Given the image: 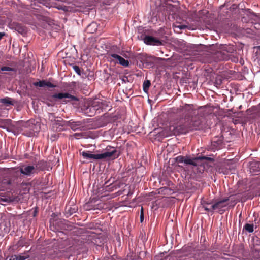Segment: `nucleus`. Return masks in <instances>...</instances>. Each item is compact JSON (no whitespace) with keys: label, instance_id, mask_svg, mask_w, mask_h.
<instances>
[{"label":"nucleus","instance_id":"obj_45","mask_svg":"<svg viewBox=\"0 0 260 260\" xmlns=\"http://www.w3.org/2000/svg\"><path fill=\"white\" fill-rule=\"evenodd\" d=\"M83 135L82 133H76L74 134V136L76 139H78L79 138H81L83 137Z\"/></svg>","mask_w":260,"mask_h":260},{"label":"nucleus","instance_id":"obj_22","mask_svg":"<svg viewBox=\"0 0 260 260\" xmlns=\"http://www.w3.org/2000/svg\"><path fill=\"white\" fill-rule=\"evenodd\" d=\"M0 103L8 107L13 105L12 99L9 97H5L0 99Z\"/></svg>","mask_w":260,"mask_h":260},{"label":"nucleus","instance_id":"obj_11","mask_svg":"<svg viewBox=\"0 0 260 260\" xmlns=\"http://www.w3.org/2000/svg\"><path fill=\"white\" fill-rule=\"evenodd\" d=\"M67 121L63 120L62 118H57L52 123L53 128L56 131H62L67 127Z\"/></svg>","mask_w":260,"mask_h":260},{"label":"nucleus","instance_id":"obj_15","mask_svg":"<svg viewBox=\"0 0 260 260\" xmlns=\"http://www.w3.org/2000/svg\"><path fill=\"white\" fill-rule=\"evenodd\" d=\"M52 98L54 99H62L63 98L70 99V101H78V98L71 94L66 93H55L52 95Z\"/></svg>","mask_w":260,"mask_h":260},{"label":"nucleus","instance_id":"obj_41","mask_svg":"<svg viewBox=\"0 0 260 260\" xmlns=\"http://www.w3.org/2000/svg\"><path fill=\"white\" fill-rule=\"evenodd\" d=\"M58 138V135L56 134L51 135L50 139L52 141H54Z\"/></svg>","mask_w":260,"mask_h":260},{"label":"nucleus","instance_id":"obj_12","mask_svg":"<svg viewBox=\"0 0 260 260\" xmlns=\"http://www.w3.org/2000/svg\"><path fill=\"white\" fill-rule=\"evenodd\" d=\"M143 40L144 42L148 45L160 46L162 44L160 40L151 36H145Z\"/></svg>","mask_w":260,"mask_h":260},{"label":"nucleus","instance_id":"obj_39","mask_svg":"<svg viewBox=\"0 0 260 260\" xmlns=\"http://www.w3.org/2000/svg\"><path fill=\"white\" fill-rule=\"evenodd\" d=\"M16 29L18 32L21 34H23L25 32L24 29L19 25L16 26Z\"/></svg>","mask_w":260,"mask_h":260},{"label":"nucleus","instance_id":"obj_46","mask_svg":"<svg viewBox=\"0 0 260 260\" xmlns=\"http://www.w3.org/2000/svg\"><path fill=\"white\" fill-rule=\"evenodd\" d=\"M119 154H120L119 148H118L117 149L115 148V159L119 156Z\"/></svg>","mask_w":260,"mask_h":260},{"label":"nucleus","instance_id":"obj_42","mask_svg":"<svg viewBox=\"0 0 260 260\" xmlns=\"http://www.w3.org/2000/svg\"><path fill=\"white\" fill-rule=\"evenodd\" d=\"M55 85L51 83L49 81H46V87H49V88H54L55 87Z\"/></svg>","mask_w":260,"mask_h":260},{"label":"nucleus","instance_id":"obj_27","mask_svg":"<svg viewBox=\"0 0 260 260\" xmlns=\"http://www.w3.org/2000/svg\"><path fill=\"white\" fill-rule=\"evenodd\" d=\"M198 159V162L199 161L205 160L210 162H213L214 161V158L213 157L211 156H200L197 157V159Z\"/></svg>","mask_w":260,"mask_h":260},{"label":"nucleus","instance_id":"obj_25","mask_svg":"<svg viewBox=\"0 0 260 260\" xmlns=\"http://www.w3.org/2000/svg\"><path fill=\"white\" fill-rule=\"evenodd\" d=\"M72 66L73 69L77 75L81 76L82 78L84 77V75H85V74L84 73H82L81 69L78 66L72 64Z\"/></svg>","mask_w":260,"mask_h":260},{"label":"nucleus","instance_id":"obj_36","mask_svg":"<svg viewBox=\"0 0 260 260\" xmlns=\"http://www.w3.org/2000/svg\"><path fill=\"white\" fill-rule=\"evenodd\" d=\"M48 118L49 120L52 122V124L57 119L54 113H49Z\"/></svg>","mask_w":260,"mask_h":260},{"label":"nucleus","instance_id":"obj_29","mask_svg":"<svg viewBox=\"0 0 260 260\" xmlns=\"http://www.w3.org/2000/svg\"><path fill=\"white\" fill-rule=\"evenodd\" d=\"M173 27L174 28H178L180 30H183V29H185L186 28H187L188 29H190V27L188 26V25H184V24H174L173 25Z\"/></svg>","mask_w":260,"mask_h":260},{"label":"nucleus","instance_id":"obj_37","mask_svg":"<svg viewBox=\"0 0 260 260\" xmlns=\"http://www.w3.org/2000/svg\"><path fill=\"white\" fill-rule=\"evenodd\" d=\"M175 160L178 163H184V157L183 156H178L176 157Z\"/></svg>","mask_w":260,"mask_h":260},{"label":"nucleus","instance_id":"obj_58","mask_svg":"<svg viewBox=\"0 0 260 260\" xmlns=\"http://www.w3.org/2000/svg\"><path fill=\"white\" fill-rule=\"evenodd\" d=\"M253 15L254 16H256V14L254 13H253Z\"/></svg>","mask_w":260,"mask_h":260},{"label":"nucleus","instance_id":"obj_59","mask_svg":"<svg viewBox=\"0 0 260 260\" xmlns=\"http://www.w3.org/2000/svg\"><path fill=\"white\" fill-rule=\"evenodd\" d=\"M1 185V184H0V185ZM0 190H4V189L0 188Z\"/></svg>","mask_w":260,"mask_h":260},{"label":"nucleus","instance_id":"obj_34","mask_svg":"<svg viewBox=\"0 0 260 260\" xmlns=\"http://www.w3.org/2000/svg\"><path fill=\"white\" fill-rule=\"evenodd\" d=\"M15 70L14 68L7 67V66H4L0 68V72H4V71H8V72H13L15 71Z\"/></svg>","mask_w":260,"mask_h":260},{"label":"nucleus","instance_id":"obj_31","mask_svg":"<svg viewBox=\"0 0 260 260\" xmlns=\"http://www.w3.org/2000/svg\"><path fill=\"white\" fill-rule=\"evenodd\" d=\"M253 224H248L246 223L245 224L244 226V229L246 231L248 232L249 233H252L253 232Z\"/></svg>","mask_w":260,"mask_h":260},{"label":"nucleus","instance_id":"obj_4","mask_svg":"<svg viewBox=\"0 0 260 260\" xmlns=\"http://www.w3.org/2000/svg\"><path fill=\"white\" fill-rule=\"evenodd\" d=\"M92 102L96 114L101 113L104 111H109L111 109L110 102L106 100L95 99L92 100Z\"/></svg>","mask_w":260,"mask_h":260},{"label":"nucleus","instance_id":"obj_5","mask_svg":"<svg viewBox=\"0 0 260 260\" xmlns=\"http://www.w3.org/2000/svg\"><path fill=\"white\" fill-rule=\"evenodd\" d=\"M81 154L84 158L102 159L113 155V154H114V150L111 152L106 151L104 153L99 154H92L90 151H83L81 153Z\"/></svg>","mask_w":260,"mask_h":260},{"label":"nucleus","instance_id":"obj_24","mask_svg":"<svg viewBox=\"0 0 260 260\" xmlns=\"http://www.w3.org/2000/svg\"><path fill=\"white\" fill-rule=\"evenodd\" d=\"M166 10L168 11L169 15L172 14L177 9V7L172 4H167L166 5Z\"/></svg>","mask_w":260,"mask_h":260},{"label":"nucleus","instance_id":"obj_2","mask_svg":"<svg viewBox=\"0 0 260 260\" xmlns=\"http://www.w3.org/2000/svg\"><path fill=\"white\" fill-rule=\"evenodd\" d=\"M103 201L106 202L105 203L102 202V200L96 199V198H91L90 200L84 206L86 210H101L103 209L109 208L112 209L114 207V200H112L113 194H107L104 196Z\"/></svg>","mask_w":260,"mask_h":260},{"label":"nucleus","instance_id":"obj_56","mask_svg":"<svg viewBox=\"0 0 260 260\" xmlns=\"http://www.w3.org/2000/svg\"><path fill=\"white\" fill-rule=\"evenodd\" d=\"M237 60H238V59H237V58H234L233 60L234 62H236V61H237Z\"/></svg>","mask_w":260,"mask_h":260},{"label":"nucleus","instance_id":"obj_7","mask_svg":"<svg viewBox=\"0 0 260 260\" xmlns=\"http://www.w3.org/2000/svg\"><path fill=\"white\" fill-rule=\"evenodd\" d=\"M122 190H119L115 192V197L123 194L127 197L131 196L134 193V186L127 184L121 185Z\"/></svg>","mask_w":260,"mask_h":260},{"label":"nucleus","instance_id":"obj_32","mask_svg":"<svg viewBox=\"0 0 260 260\" xmlns=\"http://www.w3.org/2000/svg\"><path fill=\"white\" fill-rule=\"evenodd\" d=\"M46 81L45 80H41L39 82H36L34 83V85L35 86H39L40 87H46Z\"/></svg>","mask_w":260,"mask_h":260},{"label":"nucleus","instance_id":"obj_9","mask_svg":"<svg viewBox=\"0 0 260 260\" xmlns=\"http://www.w3.org/2000/svg\"><path fill=\"white\" fill-rule=\"evenodd\" d=\"M248 171L251 175L260 174V162L252 161L248 165Z\"/></svg>","mask_w":260,"mask_h":260},{"label":"nucleus","instance_id":"obj_21","mask_svg":"<svg viewBox=\"0 0 260 260\" xmlns=\"http://www.w3.org/2000/svg\"><path fill=\"white\" fill-rule=\"evenodd\" d=\"M235 170V169L234 167L231 168L229 165H227L225 167H222L220 169V172L223 173L224 174L234 173Z\"/></svg>","mask_w":260,"mask_h":260},{"label":"nucleus","instance_id":"obj_49","mask_svg":"<svg viewBox=\"0 0 260 260\" xmlns=\"http://www.w3.org/2000/svg\"><path fill=\"white\" fill-rule=\"evenodd\" d=\"M119 3H124L125 2H127L128 4L130 3V0H119Z\"/></svg>","mask_w":260,"mask_h":260},{"label":"nucleus","instance_id":"obj_51","mask_svg":"<svg viewBox=\"0 0 260 260\" xmlns=\"http://www.w3.org/2000/svg\"><path fill=\"white\" fill-rule=\"evenodd\" d=\"M4 35L5 34L4 32H0V40L2 38Z\"/></svg>","mask_w":260,"mask_h":260},{"label":"nucleus","instance_id":"obj_57","mask_svg":"<svg viewBox=\"0 0 260 260\" xmlns=\"http://www.w3.org/2000/svg\"><path fill=\"white\" fill-rule=\"evenodd\" d=\"M9 260H14V258H13V256H12L10 258Z\"/></svg>","mask_w":260,"mask_h":260},{"label":"nucleus","instance_id":"obj_17","mask_svg":"<svg viewBox=\"0 0 260 260\" xmlns=\"http://www.w3.org/2000/svg\"><path fill=\"white\" fill-rule=\"evenodd\" d=\"M14 127V125L13 124V122L10 119H6L5 120V124L1 126L3 129H5L6 131L8 132L13 133V129Z\"/></svg>","mask_w":260,"mask_h":260},{"label":"nucleus","instance_id":"obj_23","mask_svg":"<svg viewBox=\"0 0 260 260\" xmlns=\"http://www.w3.org/2000/svg\"><path fill=\"white\" fill-rule=\"evenodd\" d=\"M122 84H124L126 85L125 88L126 90H131V83L128 80L127 77L124 76L121 79Z\"/></svg>","mask_w":260,"mask_h":260},{"label":"nucleus","instance_id":"obj_55","mask_svg":"<svg viewBox=\"0 0 260 260\" xmlns=\"http://www.w3.org/2000/svg\"><path fill=\"white\" fill-rule=\"evenodd\" d=\"M131 246H132V247L129 246L130 249H133V248H134V247H135L134 246H135V245L132 244Z\"/></svg>","mask_w":260,"mask_h":260},{"label":"nucleus","instance_id":"obj_35","mask_svg":"<svg viewBox=\"0 0 260 260\" xmlns=\"http://www.w3.org/2000/svg\"><path fill=\"white\" fill-rule=\"evenodd\" d=\"M46 162L44 160L39 161L36 165V167L40 168L41 170H43L45 166Z\"/></svg>","mask_w":260,"mask_h":260},{"label":"nucleus","instance_id":"obj_38","mask_svg":"<svg viewBox=\"0 0 260 260\" xmlns=\"http://www.w3.org/2000/svg\"><path fill=\"white\" fill-rule=\"evenodd\" d=\"M118 245L119 247L121 245V240L119 236H116V240H115V245Z\"/></svg>","mask_w":260,"mask_h":260},{"label":"nucleus","instance_id":"obj_20","mask_svg":"<svg viewBox=\"0 0 260 260\" xmlns=\"http://www.w3.org/2000/svg\"><path fill=\"white\" fill-rule=\"evenodd\" d=\"M197 157L193 158H190L189 157H184V164L186 165H190L193 166H197L200 165L198 162V159H196Z\"/></svg>","mask_w":260,"mask_h":260},{"label":"nucleus","instance_id":"obj_43","mask_svg":"<svg viewBox=\"0 0 260 260\" xmlns=\"http://www.w3.org/2000/svg\"><path fill=\"white\" fill-rule=\"evenodd\" d=\"M109 60L111 62L114 61V53H111L108 55L107 57Z\"/></svg>","mask_w":260,"mask_h":260},{"label":"nucleus","instance_id":"obj_54","mask_svg":"<svg viewBox=\"0 0 260 260\" xmlns=\"http://www.w3.org/2000/svg\"><path fill=\"white\" fill-rule=\"evenodd\" d=\"M222 59L223 60H227L228 59V58L227 56H223Z\"/></svg>","mask_w":260,"mask_h":260},{"label":"nucleus","instance_id":"obj_13","mask_svg":"<svg viewBox=\"0 0 260 260\" xmlns=\"http://www.w3.org/2000/svg\"><path fill=\"white\" fill-rule=\"evenodd\" d=\"M229 200V198H224L220 201H218L211 205V210H220L222 208L225 207L227 206L226 203Z\"/></svg>","mask_w":260,"mask_h":260},{"label":"nucleus","instance_id":"obj_10","mask_svg":"<svg viewBox=\"0 0 260 260\" xmlns=\"http://www.w3.org/2000/svg\"><path fill=\"white\" fill-rule=\"evenodd\" d=\"M67 127H70L73 131L82 130L85 127V122L81 121H67Z\"/></svg>","mask_w":260,"mask_h":260},{"label":"nucleus","instance_id":"obj_1","mask_svg":"<svg viewBox=\"0 0 260 260\" xmlns=\"http://www.w3.org/2000/svg\"><path fill=\"white\" fill-rule=\"evenodd\" d=\"M201 109V107L196 109L192 104H185L180 106L177 112L180 114V117L176 119L169 128L172 134L174 135L185 134L201 128V119L197 116Z\"/></svg>","mask_w":260,"mask_h":260},{"label":"nucleus","instance_id":"obj_16","mask_svg":"<svg viewBox=\"0 0 260 260\" xmlns=\"http://www.w3.org/2000/svg\"><path fill=\"white\" fill-rule=\"evenodd\" d=\"M118 63L124 67L129 66V62L128 60L124 59L122 56L115 54V63Z\"/></svg>","mask_w":260,"mask_h":260},{"label":"nucleus","instance_id":"obj_3","mask_svg":"<svg viewBox=\"0 0 260 260\" xmlns=\"http://www.w3.org/2000/svg\"><path fill=\"white\" fill-rule=\"evenodd\" d=\"M116 114H115V125L117 127L118 131L117 135L123 133L125 131L124 129L125 111L124 108H122L118 110H116Z\"/></svg>","mask_w":260,"mask_h":260},{"label":"nucleus","instance_id":"obj_28","mask_svg":"<svg viewBox=\"0 0 260 260\" xmlns=\"http://www.w3.org/2000/svg\"><path fill=\"white\" fill-rule=\"evenodd\" d=\"M150 85L151 82L149 80H147L144 81L143 84V90L145 93H148Z\"/></svg>","mask_w":260,"mask_h":260},{"label":"nucleus","instance_id":"obj_47","mask_svg":"<svg viewBox=\"0 0 260 260\" xmlns=\"http://www.w3.org/2000/svg\"><path fill=\"white\" fill-rule=\"evenodd\" d=\"M1 184H6L7 185H10L11 184V182L10 181L5 180L2 182Z\"/></svg>","mask_w":260,"mask_h":260},{"label":"nucleus","instance_id":"obj_30","mask_svg":"<svg viewBox=\"0 0 260 260\" xmlns=\"http://www.w3.org/2000/svg\"><path fill=\"white\" fill-rule=\"evenodd\" d=\"M77 209L75 207L71 208L70 207L66 211V215L67 217L72 215L73 213H75Z\"/></svg>","mask_w":260,"mask_h":260},{"label":"nucleus","instance_id":"obj_48","mask_svg":"<svg viewBox=\"0 0 260 260\" xmlns=\"http://www.w3.org/2000/svg\"><path fill=\"white\" fill-rule=\"evenodd\" d=\"M57 9L58 10H62L63 11H66L67 10V7L66 6H63V7H57Z\"/></svg>","mask_w":260,"mask_h":260},{"label":"nucleus","instance_id":"obj_44","mask_svg":"<svg viewBox=\"0 0 260 260\" xmlns=\"http://www.w3.org/2000/svg\"><path fill=\"white\" fill-rule=\"evenodd\" d=\"M140 221L141 222H142L144 220V214H143V207L141 208V214H140Z\"/></svg>","mask_w":260,"mask_h":260},{"label":"nucleus","instance_id":"obj_50","mask_svg":"<svg viewBox=\"0 0 260 260\" xmlns=\"http://www.w3.org/2000/svg\"><path fill=\"white\" fill-rule=\"evenodd\" d=\"M118 185V182L117 181H115V190L117 189V186Z\"/></svg>","mask_w":260,"mask_h":260},{"label":"nucleus","instance_id":"obj_33","mask_svg":"<svg viewBox=\"0 0 260 260\" xmlns=\"http://www.w3.org/2000/svg\"><path fill=\"white\" fill-rule=\"evenodd\" d=\"M222 49L223 51H226V52L230 53H233V51H234V49L232 47H230L226 45H223L222 47Z\"/></svg>","mask_w":260,"mask_h":260},{"label":"nucleus","instance_id":"obj_53","mask_svg":"<svg viewBox=\"0 0 260 260\" xmlns=\"http://www.w3.org/2000/svg\"><path fill=\"white\" fill-rule=\"evenodd\" d=\"M13 258H14V260H17V255H13Z\"/></svg>","mask_w":260,"mask_h":260},{"label":"nucleus","instance_id":"obj_8","mask_svg":"<svg viewBox=\"0 0 260 260\" xmlns=\"http://www.w3.org/2000/svg\"><path fill=\"white\" fill-rule=\"evenodd\" d=\"M66 221L65 220L61 219L56 220L53 222L50 221V229L55 232H60L61 230L65 229L64 224Z\"/></svg>","mask_w":260,"mask_h":260},{"label":"nucleus","instance_id":"obj_6","mask_svg":"<svg viewBox=\"0 0 260 260\" xmlns=\"http://www.w3.org/2000/svg\"><path fill=\"white\" fill-rule=\"evenodd\" d=\"M81 112L87 116L92 117L96 113L92 101L84 103L81 107Z\"/></svg>","mask_w":260,"mask_h":260},{"label":"nucleus","instance_id":"obj_14","mask_svg":"<svg viewBox=\"0 0 260 260\" xmlns=\"http://www.w3.org/2000/svg\"><path fill=\"white\" fill-rule=\"evenodd\" d=\"M35 168L33 166H23L20 169V172L26 176H31L35 173Z\"/></svg>","mask_w":260,"mask_h":260},{"label":"nucleus","instance_id":"obj_26","mask_svg":"<svg viewBox=\"0 0 260 260\" xmlns=\"http://www.w3.org/2000/svg\"><path fill=\"white\" fill-rule=\"evenodd\" d=\"M135 59L138 61H140L142 63L145 62L146 60V54L144 53H138L135 56Z\"/></svg>","mask_w":260,"mask_h":260},{"label":"nucleus","instance_id":"obj_60","mask_svg":"<svg viewBox=\"0 0 260 260\" xmlns=\"http://www.w3.org/2000/svg\"><path fill=\"white\" fill-rule=\"evenodd\" d=\"M116 128L115 127V129H114L115 132L116 131Z\"/></svg>","mask_w":260,"mask_h":260},{"label":"nucleus","instance_id":"obj_52","mask_svg":"<svg viewBox=\"0 0 260 260\" xmlns=\"http://www.w3.org/2000/svg\"><path fill=\"white\" fill-rule=\"evenodd\" d=\"M113 183V182H112V183H111L110 185V186H111V188H112L113 187V186H112V183ZM110 189V188H106V190H108Z\"/></svg>","mask_w":260,"mask_h":260},{"label":"nucleus","instance_id":"obj_18","mask_svg":"<svg viewBox=\"0 0 260 260\" xmlns=\"http://www.w3.org/2000/svg\"><path fill=\"white\" fill-rule=\"evenodd\" d=\"M201 204L205 211L210 212H213V210H211V205L214 204L212 201H206L202 199L201 201Z\"/></svg>","mask_w":260,"mask_h":260},{"label":"nucleus","instance_id":"obj_40","mask_svg":"<svg viewBox=\"0 0 260 260\" xmlns=\"http://www.w3.org/2000/svg\"><path fill=\"white\" fill-rule=\"evenodd\" d=\"M17 260H25L28 258V256H24L23 255H17Z\"/></svg>","mask_w":260,"mask_h":260},{"label":"nucleus","instance_id":"obj_61","mask_svg":"<svg viewBox=\"0 0 260 260\" xmlns=\"http://www.w3.org/2000/svg\"><path fill=\"white\" fill-rule=\"evenodd\" d=\"M259 252H260V250H259Z\"/></svg>","mask_w":260,"mask_h":260},{"label":"nucleus","instance_id":"obj_19","mask_svg":"<svg viewBox=\"0 0 260 260\" xmlns=\"http://www.w3.org/2000/svg\"><path fill=\"white\" fill-rule=\"evenodd\" d=\"M98 27V26L97 23L96 22H92L87 26L85 31L88 34H93L96 31Z\"/></svg>","mask_w":260,"mask_h":260}]
</instances>
